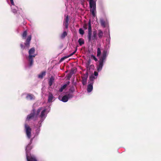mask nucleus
Returning <instances> with one entry per match:
<instances>
[{"label":"nucleus","instance_id":"obj_1","mask_svg":"<svg viewBox=\"0 0 161 161\" xmlns=\"http://www.w3.org/2000/svg\"><path fill=\"white\" fill-rule=\"evenodd\" d=\"M47 111H33L31 114L28 115L26 120L31 119L35 121L34 126L36 128V132L35 136L38 135L42 126V123L45 119L47 114Z\"/></svg>","mask_w":161,"mask_h":161},{"label":"nucleus","instance_id":"obj_2","mask_svg":"<svg viewBox=\"0 0 161 161\" xmlns=\"http://www.w3.org/2000/svg\"><path fill=\"white\" fill-rule=\"evenodd\" d=\"M33 139V138L31 139L30 143L26 147V157L27 161H37L34 156L31 155V154H30V156H29V151L31 149L30 144H31Z\"/></svg>","mask_w":161,"mask_h":161},{"label":"nucleus","instance_id":"obj_3","mask_svg":"<svg viewBox=\"0 0 161 161\" xmlns=\"http://www.w3.org/2000/svg\"><path fill=\"white\" fill-rule=\"evenodd\" d=\"M107 57V51L104 50L102 53V54L101 57L99 58V64L97 66V69L98 71H100L102 69L103 66V63L106 58Z\"/></svg>","mask_w":161,"mask_h":161},{"label":"nucleus","instance_id":"obj_4","mask_svg":"<svg viewBox=\"0 0 161 161\" xmlns=\"http://www.w3.org/2000/svg\"><path fill=\"white\" fill-rule=\"evenodd\" d=\"M35 49L34 47L31 48L29 51V55L28 57V61L29 62V66L31 67L33 63V58L36 54H35Z\"/></svg>","mask_w":161,"mask_h":161},{"label":"nucleus","instance_id":"obj_5","mask_svg":"<svg viewBox=\"0 0 161 161\" xmlns=\"http://www.w3.org/2000/svg\"><path fill=\"white\" fill-rule=\"evenodd\" d=\"M90 10L93 16L95 17L96 15V3L94 0H89Z\"/></svg>","mask_w":161,"mask_h":161},{"label":"nucleus","instance_id":"obj_6","mask_svg":"<svg viewBox=\"0 0 161 161\" xmlns=\"http://www.w3.org/2000/svg\"><path fill=\"white\" fill-rule=\"evenodd\" d=\"M73 96L72 94H69L63 97L59 96L58 97L59 99L63 102H67L69 99L72 97Z\"/></svg>","mask_w":161,"mask_h":161},{"label":"nucleus","instance_id":"obj_7","mask_svg":"<svg viewBox=\"0 0 161 161\" xmlns=\"http://www.w3.org/2000/svg\"><path fill=\"white\" fill-rule=\"evenodd\" d=\"M25 127L27 136L29 139H30L31 137V129L26 124H25Z\"/></svg>","mask_w":161,"mask_h":161},{"label":"nucleus","instance_id":"obj_8","mask_svg":"<svg viewBox=\"0 0 161 161\" xmlns=\"http://www.w3.org/2000/svg\"><path fill=\"white\" fill-rule=\"evenodd\" d=\"M12 6H11V8H12V11L14 13H16L18 8L15 6L14 4V3L13 1V0H10Z\"/></svg>","mask_w":161,"mask_h":161},{"label":"nucleus","instance_id":"obj_9","mask_svg":"<svg viewBox=\"0 0 161 161\" xmlns=\"http://www.w3.org/2000/svg\"><path fill=\"white\" fill-rule=\"evenodd\" d=\"M31 39V36L29 35L27 37L25 44V47L28 48L30 46V42Z\"/></svg>","mask_w":161,"mask_h":161},{"label":"nucleus","instance_id":"obj_10","mask_svg":"<svg viewBox=\"0 0 161 161\" xmlns=\"http://www.w3.org/2000/svg\"><path fill=\"white\" fill-rule=\"evenodd\" d=\"M65 16L66 17L64 21V24L65 25V28L67 29L68 27L69 18L68 15Z\"/></svg>","mask_w":161,"mask_h":161},{"label":"nucleus","instance_id":"obj_11","mask_svg":"<svg viewBox=\"0 0 161 161\" xmlns=\"http://www.w3.org/2000/svg\"><path fill=\"white\" fill-rule=\"evenodd\" d=\"M93 90V83H91L88 84L87 87V92H91Z\"/></svg>","mask_w":161,"mask_h":161},{"label":"nucleus","instance_id":"obj_12","mask_svg":"<svg viewBox=\"0 0 161 161\" xmlns=\"http://www.w3.org/2000/svg\"><path fill=\"white\" fill-rule=\"evenodd\" d=\"M26 98L28 100H32L34 99L35 97L33 95L31 94H28L26 96Z\"/></svg>","mask_w":161,"mask_h":161},{"label":"nucleus","instance_id":"obj_13","mask_svg":"<svg viewBox=\"0 0 161 161\" xmlns=\"http://www.w3.org/2000/svg\"><path fill=\"white\" fill-rule=\"evenodd\" d=\"M54 81V78L53 76H51L49 79L48 84L49 86H51Z\"/></svg>","mask_w":161,"mask_h":161},{"label":"nucleus","instance_id":"obj_14","mask_svg":"<svg viewBox=\"0 0 161 161\" xmlns=\"http://www.w3.org/2000/svg\"><path fill=\"white\" fill-rule=\"evenodd\" d=\"M88 38L89 42H91L92 40H93L92 36V32H88Z\"/></svg>","mask_w":161,"mask_h":161},{"label":"nucleus","instance_id":"obj_15","mask_svg":"<svg viewBox=\"0 0 161 161\" xmlns=\"http://www.w3.org/2000/svg\"><path fill=\"white\" fill-rule=\"evenodd\" d=\"M98 37L101 38L103 36V31L101 30H99L98 31Z\"/></svg>","mask_w":161,"mask_h":161},{"label":"nucleus","instance_id":"obj_16","mask_svg":"<svg viewBox=\"0 0 161 161\" xmlns=\"http://www.w3.org/2000/svg\"><path fill=\"white\" fill-rule=\"evenodd\" d=\"M69 82H68L67 84H64V85L62 86L59 89V91L60 92H62L63 90L66 87L67 85L69 84Z\"/></svg>","mask_w":161,"mask_h":161},{"label":"nucleus","instance_id":"obj_17","mask_svg":"<svg viewBox=\"0 0 161 161\" xmlns=\"http://www.w3.org/2000/svg\"><path fill=\"white\" fill-rule=\"evenodd\" d=\"M54 100V97L52 94H49L48 98V102H51Z\"/></svg>","mask_w":161,"mask_h":161},{"label":"nucleus","instance_id":"obj_18","mask_svg":"<svg viewBox=\"0 0 161 161\" xmlns=\"http://www.w3.org/2000/svg\"><path fill=\"white\" fill-rule=\"evenodd\" d=\"M96 78L95 77L93 74L91 75L90 76V80L91 81V83H93V80Z\"/></svg>","mask_w":161,"mask_h":161},{"label":"nucleus","instance_id":"obj_19","mask_svg":"<svg viewBox=\"0 0 161 161\" xmlns=\"http://www.w3.org/2000/svg\"><path fill=\"white\" fill-rule=\"evenodd\" d=\"M87 77L86 76H84L82 78V83L83 85H85L86 83Z\"/></svg>","mask_w":161,"mask_h":161},{"label":"nucleus","instance_id":"obj_20","mask_svg":"<svg viewBox=\"0 0 161 161\" xmlns=\"http://www.w3.org/2000/svg\"><path fill=\"white\" fill-rule=\"evenodd\" d=\"M67 35V33L65 31H64L61 35L60 37L62 39L64 38Z\"/></svg>","mask_w":161,"mask_h":161},{"label":"nucleus","instance_id":"obj_21","mask_svg":"<svg viewBox=\"0 0 161 161\" xmlns=\"http://www.w3.org/2000/svg\"><path fill=\"white\" fill-rule=\"evenodd\" d=\"M78 42L80 46L83 44L84 43V40L82 38L79 39Z\"/></svg>","mask_w":161,"mask_h":161},{"label":"nucleus","instance_id":"obj_22","mask_svg":"<svg viewBox=\"0 0 161 161\" xmlns=\"http://www.w3.org/2000/svg\"><path fill=\"white\" fill-rule=\"evenodd\" d=\"M46 72L43 71L42 72L38 75V78H42L45 75Z\"/></svg>","mask_w":161,"mask_h":161},{"label":"nucleus","instance_id":"obj_23","mask_svg":"<svg viewBox=\"0 0 161 161\" xmlns=\"http://www.w3.org/2000/svg\"><path fill=\"white\" fill-rule=\"evenodd\" d=\"M100 23L102 26H103V27H105L106 25L105 22L103 19H100Z\"/></svg>","mask_w":161,"mask_h":161},{"label":"nucleus","instance_id":"obj_24","mask_svg":"<svg viewBox=\"0 0 161 161\" xmlns=\"http://www.w3.org/2000/svg\"><path fill=\"white\" fill-rule=\"evenodd\" d=\"M88 32H92V30L91 26V23L90 21H89L88 23Z\"/></svg>","mask_w":161,"mask_h":161},{"label":"nucleus","instance_id":"obj_25","mask_svg":"<svg viewBox=\"0 0 161 161\" xmlns=\"http://www.w3.org/2000/svg\"><path fill=\"white\" fill-rule=\"evenodd\" d=\"M101 52L100 48H98L97 49V56L99 57L100 56Z\"/></svg>","mask_w":161,"mask_h":161},{"label":"nucleus","instance_id":"obj_26","mask_svg":"<svg viewBox=\"0 0 161 161\" xmlns=\"http://www.w3.org/2000/svg\"><path fill=\"white\" fill-rule=\"evenodd\" d=\"M26 35H27V32L26 31H25L23 32V33L22 35V36L23 37V38L24 39H25V37L26 36Z\"/></svg>","mask_w":161,"mask_h":161},{"label":"nucleus","instance_id":"obj_27","mask_svg":"<svg viewBox=\"0 0 161 161\" xmlns=\"http://www.w3.org/2000/svg\"><path fill=\"white\" fill-rule=\"evenodd\" d=\"M92 37L93 38V40L97 39L96 32H93L92 35Z\"/></svg>","mask_w":161,"mask_h":161},{"label":"nucleus","instance_id":"obj_28","mask_svg":"<svg viewBox=\"0 0 161 161\" xmlns=\"http://www.w3.org/2000/svg\"><path fill=\"white\" fill-rule=\"evenodd\" d=\"M79 32L80 34L81 35H83L84 34V31L81 28H80L79 30Z\"/></svg>","mask_w":161,"mask_h":161},{"label":"nucleus","instance_id":"obj_29","mask_svg":"<svg viewBox=\"0 0 161 161\" xmlns=\"http://www.w3.org/2000/svg\"><path fill=\"white\" fill-rule=\"evenodd\" d=\"M91 58L94 60L96 61H97V59L96 58L95 56L93 55H91Z\"/></svg>","mask_w":161,"mask_h":161},{"label":"nucleus","instance_id":"obj_30","mask_svg":"<svg viewBox=\"0 0 161 161\" xmlns=\"http://www.w3.org/2000/svg\"><path fill=\"white\" fill-rule=\"evenodd\" d=\"M87 24H85L83 25V28L85 30H86L87 29Z\"/></svg>","mask_w":161,"mask_h":161},{"label":"nucleus","instance_id":"obj_31","mask_svg":"<svg viewBox=\"0 0 161 161\" xmlns=\"http://www.w3.org/2000/svg\"><path fill=\"white\" fill-rule=\"evenodd\" d=\"M46 109L45 108H41L40 109H39L37 111H46Z\"/></svg>","mask_w":161,"mask_h":161},{"label":"nucleus","instance_id":"obj_32","mask_svg":"<svg viewBox=\"0 0 161 161\" xmlns=\"http://www.w3.org/2000/svg\"><path fill=\"white\" fill-rule=\"evenodd\" d=\"M98 75V73L96 71H94V76H96V77H97V76Z\"/></svg>","mask_w":161,"mask_h":161},{"label":"nucleus","instance_id":"obj_33","mask_svg":"<svg viewBox=\"0 0 161 161\" xmlns=\"http://www.w3.org/2000/svg\"><path fill=\"white\" fill-rule=\"evenodd\" d=\"M76 51H77V49H76V50H75V51H74L72 53H71V54H70L69 56V57L70 56L73 55V54H74L76 52Z\"/></svg>","mask_w":161,"mask_h":161},{"label":"nucleus","instance_id":"obj_34","mask_svg":"<svg viewBox=\"0 0 161 161\" xmlns=\"http://www.w3.org/2000/svg\"><path fill=\"white\" fill-rule=\"evenodd\" d=\"M20 47H21V48L23 49H24L25 48V47L22 44H20Z\"/></svg>","mask_w":161,"mask_h":161},{"label":"nucleus","instance_id":"obj_35","mask_svg":"<svg viewBox=\"0 0 161 161\" xmlns=\"http://www.w3.org/2000/svg\"><path fill=\"white\" fill-rule=\"evenodd\" d=\"M64 59V58H62L61 59V60L62 61Z\"/></svg>","mask_w":161,"mask_h":161},{"label":"nucleus","instance_id":"obj_36","mask_svg":"<svg viewBox=\"0 0 161 161\" xmlns=\"http://www.w3.org/2000/svg\"><path fill=\"white\" fill-rule=\"evenodd\" d=\"M32 111H35V109H33Z\"/></svg>","mask_w":161,"mask_h":161},{"label":"nucleus","instance_id":"obj_37","mask_svg":"<svg viewBox=\"0 0 161 161\" xmlns=\"http://www.w3.org/2000/svg\"><path fill=\"white\" fill-rule=\"evenodd\" d=\"M65 5L66 6V3H65Z\"/></svg>","mask_w":161,"mask_h":161},{"label":"nucleus","instance_id":"obj_38","mask_svg":"<svg viewBox=\"0 0 161 161\" xmlns=\"http://www.w3.org/2000/svg\"><path fill=\"white\" fill-rule=\"evenodd\" d=\"M72 1H74V0H71Z\"/></svg>","mask_w":161,"mask_h":161}]
</instances>
